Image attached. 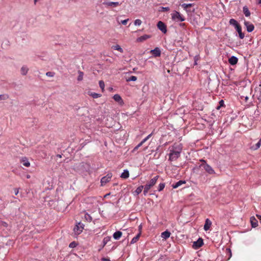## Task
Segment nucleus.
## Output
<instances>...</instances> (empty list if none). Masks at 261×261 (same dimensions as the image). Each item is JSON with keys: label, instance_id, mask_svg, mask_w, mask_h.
I'll return each instance as SVG.
<instances>
[{"label": "nucleus", "instance_id": "obj_41", "mask_svg": "<svg viewBox=\"0 0 261 261\" xmlns=\"http://www.w3.org/2000/svg\"><path fill=\"white\" fill-rule=\"evenodd\" d=\"M55 74V73L53 72L48 71L46 73V75L49 77H53Z\"/></svg>", "mask_w": 261, "mask_h": 261}, {"label": "nucleus", "instance_id": "obj_32", "mask_svg": "<svg viewBox=\"0 0 261 261\" xmlns=\"http://www.w3.org/2000/svg\"><path fill=\"white\" fill-rule=\"evenodd\" d=\"M111 240V237H105L103 240V246H105L108 242H109Z\"/></svg>", "mask_w": 261, "mask_h": 261}, {"label": "nucleus", "instance_id": "obj_35", "mask_svg": "<svg viewBox=\"0 0 261 261\" xmlns=\"http://www.w3.org/2000/svg\"><path fill=\"white\" fill-rule=\"evenodd\" d=\"M9 95L8 94L0 95V100H6L8 99Z\"/></svg>", "mask_w": 261, "mask_h": 261}, {"label": "nucleus", "instance_id": "obj_26", "mask_svg": "<svg viewBox=\"0 0 261 261\" xmlns=\"http://www.w3.org/2000/svg\"><path fill=\"white\" fill-rule=\"evenodd\" d=\"M112 48L115 50L119 51L121 53L123 52V49L119 45H113L112 46Z\"/></svg>", "mask_w": 261, "mask_h": 261}, {"label": "nucleus", "instance_id": "obj_2", "mask_svg": "<svg viewBox=\"0 0 261 261\" xmlns=\"http://www.w3.org/2000/svg\"><path fill=\"white\" fill-rule=\"evenodd\" d=\"M159 177V175L155 176L153 178H152L149 181V182L144 186V191H143V193H144V195H146L148 193L149 190L156 183V181H157Z\"/></svg>", "mask_w": 261, "mask_h": 261}, {"label": "nucleus", "instance_id": "obj_5", "mask_svg": "<svg viewBox=\"0 0 261 261\" xmlns=\"http://www.w3.org/2000/svg\"><path fill=\"white\" fill-rule=\"evenodd\" d=\"M84 229V225L81 223H79L74 228L73 230L76 234H80Z\"/></svg>", "mask_w": 261, "mask_h": 261}, {"label": "nucleus", "instance_id": "obj_36", "mask_svg": "<svg viewBox=\"0 0 261 261\" xmlns=\"http://www.w3.org/2000/svg\"><path fill=\"white\" fill-rule=\"evenodd\" d=\"M222 107H225L224 102L223 100H221L219 101V106L217 107V109L219 110Z\"/></svg>", "mask_w": 261, "mask_h": 261}, {"label": "nucleus", "instance_id": "obj_25", "mask_svg": "<svg viewBox=\"0 0 261 261\" xmlns=\"http://www.w3.org/2000/svg\"><path fill=\"white\" fill-rule=\"evenodd\" d=\"M181 6L185 10L188 11V9L191 8L193 6V4L184 3Z\"/></svg>", "mask_w": 261, "mask_h": 261}, {"label": "nucleus", "instance_id": "obj_37", "mask_svg": "<svg viewBox=\"0 0 261 261\" xmlns=\"http://www.w3.org/2000/svg\"><path fill=\"white\" fill-rule=\"evenodd\" d=\"M165 186V185L164 183L160 184V185L159 186L158 191H162L164 189Z\"/></svg>", "mask_w": 261, "mask_h": 261}, {"label": "nucleus", "instance_id": "obj_23", "mask_svg": "<svg viewBox=\"0 0 261 261\" xmlns=\"http://www.w3.org/2000/svg\"><path fill=\"white\" fill-rule=\"evenodd\" d=\"M129 172L127 170H124L121 175V177L124 179L127 178L129 177Z\"/></svg>", "mask_w": 261, "mask_h": 261}, {"label": "nucleus", "instance_id": "obj_47", "mask_svg": "<svg viewBox=\"0 0 261 261\" xmlns=\"http://www.w3.org/2000/svg\"><path fill=\"white\" fill-rule=\"evenodd\" d=\"M145 142L144 141V140H143L139 144H138L137 145V146L138 147H140V146H141Z\"/></svg>", "mask_w": 261, "mask_h": 261}, {"label": "nucleus", "instance_id": "obj_6", "mask_svg": "<svg viewBox=\"0 0 261 261\" xmlns=\"http://www.w3.org/2000/svg\"><path fill=\"white\" fill-rule=\"evenodd\" d=\"M112 177L111 173L108 174L106 176L103 177L101 179V186L105 185L108 182Z\"/></svg>", "mask_w": 261, "mask_h": 261}, {"label": "nucleus", "instance_id": "obj_16", "mask_svg": "<svg viewBox=\"0 0 261 261\" xmlns=\"http://www.w3.org/2000/svg\"><path fill=\"white\" fill-rule=\"evenodd\" d=\"M122 233L120 231H117L114 233L113 237L115 240H119L122 236Z\"/></svg>", "mask_w": 261, "mask_h": 261}, {"label": "nucleus", "instance_id": "obj_1", "mask_svg": "<svg viewBox=\"0 0 261 261\" xmlns=\"http://www.w3.org/2000/svg\"><path fill=\"white\" fill-rule=\"evenodd\" d=\"M182 150V147L180 145L174 144L172 149L170 150L169 160L171 161H176L180 155Z\"/></svg>", "mask_w": 261, "mask_h": 261}, {"label": "nucleus", "instance_id": "obj_24", "mask_svg": "<svg viewBox=\"0 0 261 261\" xmlns=\"http://www.w3.org/2000/svg\"><path fill=\"white\" fill-rule=\"evenodd\" d=\"M229 23L231 25H233L235 27L236 29L237 28V26H239L240 24L238 22L234 19H230L229 20Z\"/></svg>", "mask_w": 261, "mask_h": 261}, {"label": "nucleus", "instance_id": "obj_43", "mask_svg": "<svg viewBox=\"0 0 261 261\" xmlns=\"http://www.w3.org/2000/svg\"><path fill=\"white\" fill-rule=\"evenodd\" d=\"M0 224L2 226L5 227H7L8 226V224H7V223H6V222H4V221H1L0 222Z\"/></svg>", "mask_w": 261, "mask_h": 261}, {"label": "nucleus", "instance_id": "obj_49", "mask_svg": "<svg viewBox=\"0 0 261 261\" xmlns=\"http://www.w3.org/2000/svg\"><path fill=\"white\" fill-rule=\"evenodd\" d=\"M179 26L182 27V28H185L186 27V24L185 23H181L179 24Z\"/></svg>", "mask_w": 261, "mask_h": 261}, {"label": "nucleus", "instance_id": "obj_45", "mask_svg": "<svg viewBox=\"0 0 261 261\" xmlns=\"http://www.w3.org/2000/svg\"><path fill=\"white\" fill-rule=\"evenodd\" d=\"M128 19H126L121 21V23L123 25H126L128 21Z\"/></svg>", "mask_w": 261, "mask_h": 261}, {"label": "nucleus", "instance_id": "obj_18", "mask_svg": "<svg viewBox=\"0 0 261 261\" xmlns=\"http://www.w3.org/2000/svg\"><path fill=\"white\" fill-rule=\"evenodd\" d=\"M150 37H151V36L150 35H143V36L139 37L137 39V41L139 42H143V41L147 40V39L150 38Z\"/></svg>", "mask_w": 261, "mask_h": 261}, {"label": "nucleus", "instance_id": "obj_31", "mask_svg": "<svg viewBox=\"0 0 261 261\" xmlns=\"http://www.w3.org/2000/svg\"><path fill=\"white\" fill-rule=\"evenodd\" d=\"M143 188H144L143 186H141L138 187L135 191V193L137 194V195L139 194L142 191Z\"/></svg>", "mask_w": 261, "mask_h": 261}, {"label": "nucleus", "instance_id": "obj_20", "mask_svg": "<svg viewBox=\"0 0 261 261\" xmlns=\"http://www.w3.org/2000/svg\"><path fill=\"white\" fill-rule=\"evenodd\" d=\"M21 162L22 163L23 166L27 167H30V163L26 158H23L21 159Z\"/></svg>", "mask_w": 261, "mask_h": 261}, {"label": "nucleus", "instance_id": "obj_19", "mask_svg": "<svg viewBox=\"0 0 261 261\" xmlns=\"http://www.w3.org/2000/svg\"><path fill=\"white\" fill-rule=\"evenodd\" d=\"M250 222L253 227H255L257 226L258 221L254 217L250 218Z\"/></svg>", "mask_w": 261, "mask_h": 261}, {"label": "nucleus", "instance_id": "obj_50", "mask_svg": "<svg viewBox=\"0 0 261 261\" xmlns=\"http://www.w3.org/2000/svg\"><path fill=\"white\" fill-rule=\"evenodd\" d=\"M256 217L260 220V222L261 223V215H256Z\"/></svg>", "mask_w": 261, "mask_h": 261}, {"label": "nucleus", "instance_id": "obj_39", "mask_svg": "<svg viewBox=\"0 0 261 261\" xmlns=\"http://www.w3.org/2000/svg\"><path fill=\"white\" fill-rule=\"evenodd\" d=\"M261 145V138L259 139L258 142L255 145V149H257L260 147Z\"/></svg>", "mask_w": 261, "mask_h": 261}, {"label": "nucleus", "instance_id": "obj_29", "mask_svg": "<svg viewBox=\"0 0 261 261\" xmlns=\"http://www.w3.org/2000/svg\"><path fill=\"white\" fill-rule=\"evenodd\" d=\"M28 71V68L25 66H23L21 68V73L22 75H26Z\"/></svg>", "mask_w": 261, "mask_h": 261}, {"label": "nucleus", "instance_id": "obj_38", "mask_svg": "<svg viewBox=\"0 0 261 261\" xmlns=\"http://www.w3.org/2000/svg\"><path fill=\"white\" fill-rule=\"evenodd\" d=\"M142 23V21L139 19H137L134 21V24L136 25H140Z\"/></svg>", "mask_w": 261, "mask_h": 261}, {"label": "nucleus", "instance_id": "obj_3", "mask_svg": "<svg viewBox=\"0 0 261 261\" xmlns=\"http://www.w3.org/2000/svg\"><path fill=\"white\" fill-rule=\"evenodd\" d=\"M172 19L175 22L184 21L185 20V17L177 11H174L171 14Z\"/></svg>", "mask_w": 261, "mask_h": 261}, {"label": "nucleus", "instance_id": "obj_42", "mask_svg": "<svg viewBox=\"0 0 261 261\" xmlns=\"http://www.w3.org/2000/svg\"><path fill=\"white\" fill-rule=\"evenodd\" d=\"M76 246V243L74 242H71L70 244H69V247L70 248H74Z\"/></svg>", "mask_w": 261, "mask_h": 261}, {"label": "nucleus", "instance_id": "obj_11", "mask_svg": "<svg viewBox=\"0 0 261 261\" xmlns=\"http://www.w3.org/2000/svg\"><path fill=\"white\" fill-rule=\"evenodd\" d=\"M212 225V222L209 219H206L205 220V224L204 225V229L205 231H207L210 229L211 226Z\"/></svg>", "mask_w": 261, "mask_h": 261}, {"label": "nucleus", "instance_id": "obj_33", "mask_svg": "<svg viewBox=\"0 0 261 261\" xmlns=\"http://www.w3.org/2000/svg\"><path fill=\"white\" fill-rule=\"evenodd\" d=\"M137 80V77L136 76L132 75L130 77L126 79L127 82L129 81H136Z\"/></svg>", "mask_w": 261, "mask_h": 261}, {"label": "nucleus", "instance_id": "obj_52", "mask_svg": "<svg viewBox=\"0 0 261 261\" xmlns=\"http://www.w3.org/2000/svg\"><path fill=\"white\" fill-rule=\"evenodd\" d=\"M139 147H138L137 146V145L134 148L133 150V152H135V151H136Z\"/></svg>", "mask_w": 261, "mask_h": 261}, {"label": "nucleus", "instance_id": "obj_21", "mask_svg": "<svg viewBox=\"0 0 261 261\" xmlns=\"http://www.w3.org/2000/svg\"><path fill=\"white\" fill-rule=\"evenodd\" d=\"M186 181L185 180H179L177 182H176L175 184H173L172 185V187L174 189H176L178 188V187L180 186L181 185L185 184Z\"/></svg>", "mask_w": 261, "mask_h": 261}, {"label": "nucleus", "instance_id": "obj_48", "mask_svg": "<svg viewBox=\"0 0 261 261\" xmlns=\"http://www.w3.org/2000/svg\"><path fill=\"white\" fill-rule=\"evenodd\" d=\"M162 10L163 11H168L169 10V7H162Z\"/></svg>", "mask_w": 261, "mask_h": 261}, {"label": "nucleus", "instance_id": "obj_10", "mask_svg": "<svg viewBox=\"0 0 261 261\" xmlns=\"http://www.w3.org/2000/svg\"><path fill=\"white\" fill-rule=\"evenodd\" d=\"M244 24L247 28V31L248 32H251L254 29V27L253 24L248 21H245Z\"/></svg>", "mask_w": 261, "mask_h": 261}, {"label": "nucleus", "instance_id": "obj_30", "mask_svg": "<svg viewBox=\"0 0 261 261\" xmlns=\"http://www.w3.org/2000/svg\"><path fill=\"white\" fill-rule=\"evenodd\" d=\"M89 95L91 96L94 98H97L101 96V94H98L94 92H91L89 94Z\"/></svg>", "mask_w": 261, "mask_h": 261}, {"label": "nucleus", "instance_id": "obj_56", "mask_svg": "<svg viewBox=\"0 0 261 261\" xmlns=\"http://www.w3.org/2000/svg\"><path fill=\"white\" fill-rule=\"evenodd\" d=\"M30 175H28V176H27V178H30Z\"/></svg>", "mask_w": 261, "mask_h": 261}, {"label": "nucleus", "instance_id": "obj_14", "mask_svg": "<svg viewBox=\"0 0 261 261\" xmlns=\"http://www.w3.org/2000/svg\"><path fill=\"white\" fill-rule=\"evenodd\" d=\"M113 99L117 102H119L120 104H123V101L121 96L119 94H115L113 96Z\"/></svg>", "mask_w": 261, "mask_h": 261}, {"label": "nucleus", "instance_id": "obj_17", "mask_svg": "<svg viewBox=\"0 0 261 261\" xmlns=\"http://www.w3.org/2000/svg\"><path fill=\"white\" fill-rule=\"evenodd\" d=\"M236 30L239 33L240 38L243 39L245 36L244 34L242 32V28L240 25L239 26H237Z\"/></svg>", "mask_w": 261, "mask_h": 261}, {"label": "nucleus", "instance_id": "obj_27", "mask_svg": "<svg viewBox=\"0 0 261 261\" xmlns=\"http://www.w3.org/2000/svg\"><path fill=\"white\" fill-rule=\"evenodd\" d=\"M79 75L77 76V80L78 81H81L83 80L84 76V72L79 70L78 71Z\"/></svg>", "mask_w": 261, "mask_h": 261}, {"label": "nucleus", "instance_id": "obj_53", "mask_svg": "<svg viewBox=\"0 0 261 261\" xmlns=\"http://www.w3.org/2000/svg\"><path fill=\"white\" fill-rule=\"evenodd\" d=\"M102 260L103 261H110V260L109 259H107V258H103L102 259Z\"/></svg>", "mask_w": 261, "mask_h": 261}, {"label": "nucleus", "instance_id": "obj_28", "mask_svg": "<svg viewBox=\"0 0 261 261\" xmlns=\"http://www.w3.org/2000/svg\"><path fill=\"white\" fill-rule=\"evenodd\" d=\"M140 234H141V232H140L139 233H138L136 237H135L134 238H133V239L132 240L131 242H130V243L131 244H134L136 242H137L140 237Z\"/></svg>", "mask_w": 261, "mask_h": 261}, {"label": "nucleus", "instance_id": "obj_9", "mask_svg": "<svg viewBox=\"0 0 261 261\" xmlns=\"http://www.w3.org/2000/svg\"><path fill=\"white\" fill-rule=\"evenodd\" d=\"M150 53L153 55L154 57H159L161 54V50L159 47H155L154 49L151 50Z\"/></svg>", "mask_w": 261, "mask_h": 261}, {"label": "nucleus", "instance_id": "obj_46", "mask_svg": "<svg viewBox=\"0 0 261 261\" xmlns=\"http://www.w3.org/2000/svg\"><path fill=\"white\" fill-rule=\"evenodd\" d=\"M14 193L16 195H17L19 193V189L18 188H15L14 189Z\"/></svg>", "mask_w": 261, "mask_h": 261}, {"label": "nucleus", "instance_id": "obj_44", "mask_svg": "<svg viewBox=\"0 0 261 261\" xmlns=\"http://www.w3.org/2000/svg\"><path fill=\"white\" fill-rule=\"evenodd\" d=\"M152 136V133L148 135L146 138H145L143 140L144 141H147Z\"/></svg>", "mask_w": 261, "mask_h": 261}, {"label": "nucleus", "instance_id": "obj_4", "mask_svg": "<svg viewBox=\"0 0 261 261\" xmlns=\"http://www.w3.org/2000/svg\"><path fill=\"white\" fill-rule=\"evenodd\" d=\"M200 167H203L205 171L209 174H214L215 173L214 170L207 164H201Z\"/></svg>", "mask_w": 261, "mask_h": 261}, {"label": "nucleus", "instance_id": "obj_55", "mask_svg": "<svg viewBox=\"0 0 261 261\" xmlns=\"http://www.w3.org/2000/svg\"><path fill=\"white\" fill-rule=\"evenodd\" d=\"M258 3L261 4V0H258Z\"/></svg>", "mask_w": 261, "mask_h": 261}, {"label": "nucleus", "instance_id": "obj_7", "mask_svg": "<svg viewBox=\"0 0 261 261\" xmlns=\"http://www.w3.org/2000/svg\"><path fill=\"white\" fill-rule=\"evenodd\" d=\"M157 27L158 29L161 30L163 33H166L167 32V28L165 24L161 21L158 22Z\"/></svg>", "mask_w": 261, "mask_h": 261}, {"label": "nucleus", "instance_id": "obj_34", "mask_svg": "<svg viewBox=\"0 0 261 261\" xmlns=\"http://www.w3.org/2000/svg\"><path fill=\"white\" fill-rule=\"evenodd\" d=\"M99 85L100 88L101 89L102 91H103L105 89V83L103 81H100L99 82Z\"/></svg>", "mask_w": 261, "mask_h": 261}, {"label": "nucleus", "instance_id": "obj_12", "mask_svg": "<svg viewBox=\"0 0 261 261\" xmlns=\"http://www.w3.org/2000/svg\"><path fill=\"white\" fill-rule=\"evenodd\" d=\"M103 4L107 7H117L118 6H119L121 4H120L119 2H104L103 3Z\"/></svg>", "mask_w": 261, "mask_h": 261}, {"label": "nucleus", "instance_id": "obj_22", "mask_svg": "<svg viewBox=\"0 0 261 261\" xmlns=\"http://www.w3.org/2000/svg\"><path fill=\"white\" fill-rule=\"evenodd\" d=\"M243 11L245 16L249 17L250 15V12L247 6H244L243 7Z\"/></svg>", "mask_w": 261, "mask_h": 261}, {"label": "nucleus", "instance_id": "obj_51", "mask_svg": "<svg viewBox=\"0 0 261 261\" xmlns=\"http://www.w3.org/2000/svg\"><path fill=\"white\" fill-rule=\"evenodd\" d=\"M200 161L202 163V164H207L206 162L203 159L200 160Z\"/></svg>", "mask_w": 261, "mask_h": 261}, {"label": "nucleus", "instance_id": "obj_58", "mask_svg": "<svg viewBox=\"0 0 261 261\" xmlns=\"http://www.w3.org/2000/svg\"><path fill=\"white\" fill-rule=\"evenodd\" d=\"M139 229H141V225L139 226Z\"/></svg>", "mask_w": 261, "mask_h": 261}, {"label": "nucleus", "instance_id": "obj_8", "mask_svg": "<svg viewBox=\"0 0 261 261\" xmlns=\"http://www.w3.org/2000/svg\"><path fill=\"white\" fill-rule=\"evenodd\" d=\"M203 244V242L202 239L199 238L197 241L194 242L193 247L195 249H198L201 247Z\"/></svg>", "mask_w": 261, "mask_h": 261}, {"label": "nucleus", "instance_id": "obj_15", "mask_svg": "<svg viewBox=\"0 0 261 261\" xmlns=\"http://www.w3.org/2000/svg\"><path fill=\"white\" fill-rule=\"evenodd\" d=\"M170 232L168 230H166L161 233V237L163 239L166 240L170 237Z\"/></svg>", "mask_w": 261, "mask_h": 261}, {"label": "nucleus", "instance_id": "obj_57", "mask_svg": "<svg viewBox=\"0 0 261 261\" xmlns=\"http://www.w3.org/2000/svg\"><path fill=\"white\" fill-rule=\"evenodd\" d=\"M37 1V0H34L35 3H36Z\"/></svg>", "mask_w": 261, "mask_h": 261}, {"label": "nucleus", "instance_id": "obj_13", "mask_svg": "<svg viewBox=\"0 0 261 261\" xmlns=\"http://www.w3.org/2000/svg\"><path fill=\"white\" fill-rule=\"evenodd\" d=\"M229 63L232 65H234L237 64L238 62V59L237 57L234 56H231L228 60Z\"/></svg>", "mask_w": 261, "mask_h": 261}, {"label": "nucleus", "instance_id": "obj_54", "mask_svg": "<svg viewBox=\"0 0 261 261\" xmlns=\"http://www.w3.org/2000/svg\"><path fill=\"white\" fill-rule=\"evenodd\" d=\"M57 156H58V158H61V155H60V154H58V155H57Z\"/></svg>", "mask_w": 261, "mask_h": 261}, {"label": "nucleus", "instance_id": "obj_40", "mask_svg": "<svg viewBox=\"0 0 261 261\" xmlns=\"http://www.w3.org/2000/svg\"><path fill=\"white\" fill-rule=\"evenodd\" d=\"M85 218L87 221L89 222H90L92 220V217L90 216V215L88 214H85Z\"/></svg>", "mask_w": 261, "mask_h": 261}]
</instances>
